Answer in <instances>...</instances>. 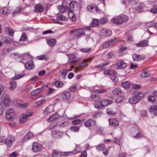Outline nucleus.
Returning a JSON list of instances; mask_svg holds the SVG:
<instances>
[{"label":"nucleus","instance_id":"6ab92c4d","mask_svg":"<svg viewBox=\"0 0 157 157\" xmlns=\"http://www.w3.org/2000/svg\"><path fill=\"white\" fill-rule=\"evenodd\" d=\"M112 93L114 95L117 96L121 95L122 92L121 88L117 87L113 90Z\"/></svg>","mask_w":157,"mask_h":157},{"label":"nucleus","instance_id":"69168bd1","mask_svg":"<svg viewBox=\"0 0 157 157\" xmlns=\"http://www.w3.org/2000/svg\"><path fill=\"white\" fill-rule=\"evenodd\" d=\"M60 134V132L58 131L53 130L52 132V135L55 136L56 137L57 136H58Z\"/></svg>","mask_w":157,"mask_h":157},{"label":"nucleus","instance_id":"de8ad7c7","mask_svg":"<svg viewBox=\"0 0 157 157\" xmlns=\"http://www.w3.org/2000/svg\"><path fill=\"white\" fill-rule=\"evenodd\" d=\"M57 19L59 21H65L67 20V18L62 15H59L57 16Z\"/></svg>","mask_w":157,"mask_h":157},{"label":"nucleus","instance_id":"3c124183","mask_svg":"<svg viewBox=\"0 0 157 157\" xmlns=\"http://www.w3.org/2000/svg\"><path fill=\"white\" fill-rule=\"evenodd\" d=\"M109 61H108L105 63H101L100 64H99L98 65H97L95 66V67L96 68H98V67H105L109 64Z\"/></svg>","mask_w":157,"mask_h":157},{"label":"nucleus","instance_id":"0e129e2a","mask_svg":"<svg viewBox=\"0 0 157 157\" xmlns=\"http://www.w3.org/2000/svg\"><path fill=\"white\" fill-rule=\"evenodd\" d=\"M108 21V19L105 17H103L100 20V22L101 24H104Z\"/></svg>","mask_w":157,"mask_h":157},{"label":"nucleus","instance_id":"774afa93","mask_svg":"<svg viewBox=\"0 0 157 157\" xmlns=\"http://www.w3.org/2000/svg\"><path fill=\"white\" fill-rule=\"evenodd\" d=\"M124 100L123 98L122 97H120L116 99V102L117 103H120L122 102Z\"/></svg>","mask_w":157,"mask_h":157},{"label":"nucleus","instance_id":"473e14b6","mask_svg":"<svg viewBox=\"0 0 157 157\" xmlns=\"http://www.w3.org/2000/svg\"><path fill=\"white\" fill-rule=\"evenodd\" d=\"M10 10L6 7H3L0 10V12L3 14H6L9 12Z\"/></svg>","mask_w":157,"mask_h":157},{"label":"nucleus","instance_id":"13d9d810","mask_svg":"<svg viewBox=\"0 0 157 157\" xmlns=\"http://www.w3.org/2000/svg\"><path fill=\"white\" fill-rule=\"evenodd\" d=\"M13 103L17 106L18 107L20 104V101L17 98L14 99L13 100Z\"/></svg>","mask_w":157,"mask_h":157},{"label":"nucleus","instance_id":"79ce46f5","mask_svg":"<svg viewBox=\"0 0 157 157\" xmlns=\"http://www.w3.org/2000/svg\"><path fill=\"white\" fill-rule=\"evenodd\" d=\"M99 21L98 20L94 19L93 20L90 25L92 27H94L98 26L99 24Z\"/></svg>","mask_w":157,"mask_h":157},{"label":"nucleus","instance_id":"f704fd0d","mask_svg":"<svg viewBox=\"0 0 157 157\" xmlns=\"http://www.w3.org/2000/svg\"><path fill=\"white\" fill-rule=\"evenodd\" d=\"M5 31L9 34L11 36H13L14 34V32L11 28H6L5 29Z\"/></svg>","mask_w":157,"mask_h":157},{"label":"nucleus","instance_id":"58836bf2","mask_svg":"<svg viewBox=\"0 0 157 157\" xmlns=\"http://www.w3.org/2000/svg\"><path fill=\"white\" fill-rule=\"evenodd\" d=\"M144 4L143 3H140L138 6L137 8L138 11L140 12H141L142 11L144 7Z\"/></svg>","mask_w":157,"mask_h":157},{"label":"nucleus","instance_id":"f03ea898","mask_svg":"<svg viewBox=\"0 0 157 157\" xmlns=\"http://www.w3.org/2000/svg\"><path fill=\"white\" fill-rule=\"evenodd\" d=\"M69 33L70 35L73 36L75 38L78 39L85 35V32L82 28L73 29L70 31Z\"/></svg>","mask_w":157,"mask_h":157},{"label":"nucleus","instance_id":"c03bdc74","mask_svg":"<svg viewBox=\"0 0 157 157\" xmlns=\"http://www.w3.org/2000/svg\"><path fill=\"white\" fill-rule=\"evenodd\" d=\"M103 107L111 103L112 101L104 99L102 101Z\"/></svg>","mask_w":157,"mask_h":157},{"label":"nucleus","instance_id":"423d86ee","mask_svg":"<svg viewBox=\"0 0 157 157\" xmlns=\"http://www.w3.org/2000/svg\"><path fill=\"white\" fill-rule=\"evenodd\" d=\"M15 141V137L11 135H9L4 140L6 144L9 147H10Z\"/></svg>","mask_w":157,"mask_h":157},{"label":"nucleus","instance_id":"c85d7f7f","mask_svg":"<svg viewBox=\"0 0 157 157\" xmlns=\"http://www.w3.org/2000/svg\"><path fill=\"white\" fill-rule=\"evenodd\" d=\"M62 156V153L56 150L54 151L52 155V157H61Z\"/></svg>","mask_w":157,"mask_h":157},{"label":"nucleus","instance_id":"393cba45","mask_svg":"<svg viewBox=\"0 0 157 157\" xmlns=\"http://www.w3.org/2000/svg\"><path fill=\"white\" fill-rule=\"evenodd\" d=\"M74 67L75 66H74L71 65V69H63L62 71H61V74L62 75H63L64 77H65L67 72H68L69 71H71Z\"/></svg>","mask_w":157,"mask_h":157},{"label":"nucleus","instance_id":"f3484780","mask_svg":"<svg viewBox=\"0 0 157 157\" xmlns=\"http://www.w3.org/2000/svg\"><path fill=\"white\" fill-rule=\"evenodd\" d=\"M95 124V121L92 119H89L85 122V125L87 127H90Z\"/></svg>","mask_w":157,"mask_h":157},{"label":"nucleus","instance_id":"e433bc0d","mask_svg":"<svg viewBox=\"0 0 157 157\" xmlns=\"http://www.w3.org/2000/svg\"><path fill=\"white\" fill-rule=\"evenodd\" d=\"M67 6H64V5L59 6L58 7V9L59 11L62 13H64L65 12L66 10H67L66 7Z\"/></svg>","mask_w":157,"mask_h":157},{"label":"nucleus","instance_id":"bf43d9fd","mask_svg":"<svg viewBox=\"0 0 157 157\" xmlns=\"http://www.w3.org/2000/svg\"><path fill=\"white\" fill-rule=\"evenodd\" d=\"M147 99L149 101L151 102H153L155 101V98L154 96L150 95L148 96Z\"/></svg>","mask_w":157,"mask_h":157},{"label":"nucleus","instance_id":"ea45409f","mask_svg":"<svg viewBox=\"0 0 157 157\" xmlns=\"http://www.w3.org/2000/svg\"><path fill=\"white\" fill-rule=\"evenodd\" d=\"M150 75V74L148 72L144 71L141 73L140 75V77L143 78H145L148 77Z\"/></svg>","mask_w":157,"mask_h":157},{"label":"nucleus","instance_id":"cd10ccee","mask_svg":"<svg viewBox=\"0 0 157 157\" xmlns=\"http://www.w3.org/2000/svg\"><path fill=\"white\" fill-rule=\"evenodd\" d=\"M71 94L68 92H65L63 93L61 95L62 98L64 100H67L71 97Z\"/></svg>","mask_w":157,"mask_h":157},{"label":"nucleus","instance_id":"b1692460","mask_svg":"<svg viewBox=\"0 0 157 157\" xmlns=\"http://www.w3.org/2000/svg\"><path fill=\"white\" fill-rule=\"evenodd\" d=\"M48 44L50 46H54L56 43V40L53 38H50L47 40Z\"/></svg>","mask_w":157,"mask_h":157},{"label":"nucleus","instance_id":"8fccbe9b","mask_svg":"<svg viewBox=\"0 0 157 157\" xmlns=\"http://www.w3.org/2000/svg\"><path fill=\"white\" fill-rule=\"evenodd\" d=\"M104 56H105L106 57L107 59H110L112 58L114 56V54L112 52H110L108 53L107 54H105V53L103 54Z\"/></svg>","mask_w":157,"mask_h":157},{"label":"nucleus","instance_id":"0eeeda50","mask_svg":"<svg viewBox=\"0 0 157 157\" xmlns=\"http://www.w3.org/2000/svg\"><path fill=\"white\" fill-rule=\"evenodd\" d=\"M32 114L31 113L23 114H21L20 117V122L21 124H23L25 122L27 119L29 118Z\"/></svg>","mask_w":157,"mask_h":157},{"label":"nucleus","instance_id":"338daca9","mask_svg":"<svg viewBox=\"0 0 157 157\" xmlns=\"http://www.w3.org/2000/svg\"><path fill=\"white\" fill-rule=\"evenodd\" d=\"M116 75H111V79L113 82H117L118 80V78L116 76Z\"/></svg>","mask_w":157,"mask_h":157},{"label":"nucleus","instance_id":"5701e85b","mask_svg":"<svg viewBox=\"0 0 157 157\" xmlns=\"http://www.w3.org/2000/svg\"><path fill=\"white\" fill-rule=\"evenodd\" d=\"M42 91L41 88H40L36 89L34 91H33L32 92V96L31 97V98L32 99H34V96H35L39 94Z\"/></svg>","mask_w":157,"mask_h":157},{"label":"nucleus","instance_id":"dca6fc26","mask_svg":"<svg viewBox=\"0 0 157 157\" xmlns=\"http://www.w3.org/2000/svg\"><path fill=\"white\" fill-rule=\"evenodd\" d=\"M103 73L105 75H117V73L112 69L105 70L103 71Z\"/></svg>","mask_w":157,"mask_h":157},{"label":"nucleus","instance_id":"4be33fe9","mask_svg":"<svg viewBox=\"0 0 157 157\" xmlns=\"http://www.w3.org/2000/svg\"><path fill=\"white\" fill-rule=\"evenodd\" d=\"M148 44V41L147 40H144L136 44V46L138 47H144L146 46Z\"/></svg>","mask_w":157,"mask_h":157},{"label":"nucleus","instance_id":"20e7f679","mask_svg":"<svg viewBox=\"0 0 157 157\" xmlns=\"http://www.w3.org/2000/svg\"><path fill=\"white\" fill-rule=\"evenodd\" d=\"M6 118L10 121H12L14 119V111L12 109H8L6 110Z\"/></svg>","mask_w":157,"mask_h":157},{"label":"nucleus","instance_id":"39448f33","mask_svg":"<svg viewBox=\"0 0 157 157\" xmlns=\"http://www.w3.org/2000/svg\"><path fill=\"white\" fill-rule=\"evenodd\" d=\"M1 99L4 105H8L10 101V98L9 95L7 94H4L1 97Z\"/></svg>","mask_w":157,"mask_h":157},{"label":"nucleus","instance_id":"4d7b16f0","mask_svg":"<svg viewBox=\"0 0 157 157\" xmlns=\"http://www.w3.org/2000/svg\"><path fill=\"white\" fill-rule=\"evenodd\" d=\"M127 49V48L125 47H123L120 48L118 51V53L121 55H122L123 52Z\"/></svg>","mask_w":157,"mask_h":157},{"label":"nucleus","instance_id":"c756f323","mask_svg":"<svg viewBox=\"0 0 157 157\" xmlns=\"http://www.w3.org/2000/svg\"><path fill=\"white\" fill-rule=\"evenodd\" d=\"M94 106L95 108L98 109H100L103 107L102 101H99L95 104Z\"/></svg>","mask_w":157,"mask_h":157},{"label":"nucleus","instance_id":"ddd939ff","mask_svg":"<svg viewBox=\"0 0 157 157\" xmlns=\"http://www.w3.org/2000/svg\"><path fill=\"white\" fill-rule=\"evenodd\" d=\"M116 65L118 68L123 69L127 67V64L123 61L121 60L116 63Z\"/></svg>","mask_w":157,"mask_h":157},{"label":"nucleus","instance_id":"1a4fd4ad","mask_svg":"<svg viewBox=\"0 0 157 157\" xmlns=\"http://www.w3.org/2000/svg\"><path fill=\"white\" fill-rule=\"evenodd\" d=\"M42 147V145L37 143H33L32 149L34 152H38L40 151Z\"/></svg>","mask_w":157,"mask_h":157},{"label":"nucleus","instance_id":"2f4dec72","mask_svg":"<svg viewBox=\"0 0 157 157\" xmlns=\"http://www.w3.org/2000/svg\"><path fill=\"white\" fill-rule=\"evenodd\" d=\"M59 116L58 115L56 114L53 116L50 117L47 120L48 122H53L55 120L58 118Z\"/></svg>","mask_w":157,"mask_h":157},{"label":"nucleus","instance_id":"864d4df0","mask_svg":"<svg viewBox=\"0 0 157 157\" xmlns=\"http://www.w3.org/2000/svg\"><path fill=\"white\" fill-rule=\"evenodd\" d=\"M104 147V145L103 144H99L96 147L97 150L99 151L103 150Z\"/></svg>","mask_w":157,"mask_h":157},{"label":"nucleus","instance_id":"c9c22d12","mask_svg":"<svg viewBox=\"0 0 157 157\" xmlns=\"http://www.w3.org/2000/svg\"><path fill=\"white\" fill-rule=\"evenodd\" d=\"M91 99L94 101H97L100 100V97L99 95L98 94H94L91 95Z\"/></svg>","mask_w":157,"mask_h":157},{"label":"nucleus","instance_id":"603ef678","mask_svg":"<svg viewBox=\"0 0 157 157\" xmlns=\"http://www.w3.org/2000/svg\"><path fill=\"white\" fill-rule=\"evenodd\" d=\"M109 61H108L105 63H101L100 64H99L98 65H97L95 66V67L96 68H98V67H105L109 64Z\"/></svg>","mask_w":157,"mask_h":157},{"label":"nucleus","instance_id":"9b49d317","mask_svg":"<svg viewBox=\"0 0 157 157\" xmlns=\"http://www.w3.org/2000/svg\"><path fill=\"white\" fill-rule=\"evenodd\" d=\"M112 34V31L108 29H103L100 31V35L101 36H111Z\"/></svg>","mask_w":157,"mask_h":157},{"label":"nucleus","instance_id":"f257e3e1","mask_svg":"<svg viewBox=\"0 0 157 157\" xmlns=\"http://www.w3.org/2000/svg\"><path fill=\"white\" fill-rule=\"evenodd\" d=\"M129 18L125 15H120L116 17L112 18L111 21L112 22L116 25H120L123 23L126 22L128 20Z\"/></svg>","mask_w":157,"mask_h":157},{"label":"nucleus","instance_id":"7c9ffc66","mask_svg":"<svg viewBox=\"0 0 157 157\" xmlns=\"http://www.w3.org/2000/svg\"><path fill=\"white\" fill-rule=\"evenodd\" d=\"M10 84L11 86L9 87V89L11 90H13L16 87L17 82L15 81H10Z\"/></svg>","mask_w":157,"mask_h":157},{"label":"nucleus","instance_id":"4468645a","mask_svg":"<svg viewBox=\"0 0 157 157\" xmlns=\"http://www.w3.org/2000/svg\"><path fill=\"white\" fill-rule=\"evenodd\" d=\"M67 55L69 57V59L71 61L70 62V65L75 63L78 61L76 57L73 54L69 55L67 54Z\"/></svg>","mask_w":157,"mask_h":157},{"label":"nucleus","instance_id":"49530a36","mask_svg":"<svg viewBox=\"0 0 157 157\" xmlns=\"http://www.w3.org/2000/svg\"><path fill=\"white\" fill-rule=\"evenodd\" d=\"M55 85L58 88H60L63 86V83L60 81H56L55 82Z\"/></svg>","mask_w":157,"mask_h":157},{"label":"nucleus","instance_id":"a18cd8bd","mask_svg":"<svg viewBox=\"0 0 157 157\" xmlns=\"http://www.w3.org/2000/svg\"><path fill=\"white\" fill-rule=\"evenodd\" d=\"M46 101L45 99H43L39 101L35 102V104L37 105L38 106L46 102Z\"/></svg>","mask_w":157,"mask_h":157},{"label":"nucleus","instance_id":"2eb2a0df","mask_svg":"<svg viewBox=\"0 0 157 157\" xmlns=\"http://www.w3.org/2000/svg\"><path fill=\"white\" fill-rule=\"evenodd\" d=\"M43 6L40 4L38 3L35 5V10L36 12L38 13H41L44 10Z\"/></svg>","mask_w":157,"mask_h":157},{"label":"nucleus","instance_id":"7ed1b4c3","mask_svg":"<svg viewBox=\"0 0 157 157\" xmlns=\"http://www.w3.org/2000/svg\"><path fill=\"white\" fill-rule=\"evenodd\" d=\"M93 58H94V57L85 59L83 60L82 62L79 63L75 67V70H76V71L78 72L80 70H82V67L88 65L90 62L92 61Z\"/></svg>","mask_w":157,"mask_h":157},{"label":"nucleus","instance_id":"aec40b11","mask_svg":"<svg viewBox=\"0 0 157 157\" xmlns=\"http://www.w3.org/2000/svg\"><path fill=\"white\" fill-rule=\"evenodd\" d=\"M25 66L26 68L28 70L32 69L34 67L33 62L32 61H29L25 64Z\"/></svg>","mask_w":157,"mask_h":157},{"label":"nucleus","instance_id":"680f3d73","mask_svg":"<svg viewBox=\"0 0 157 157\" xmlns=\"http://www.w3.org/2000/svg\"><path fill=\"white\" fill-rule=\"evenodd\" d=\"M150 11L151 12L154 14L157 13V6H154Z\"/></svg>","mask_w":157,"mask_h":157},{"label":"nucleus","instance_id":"4c0bfd02","mask_svg":"<svg viewBox=\"0 0 157 157\" xmlns=\"http://www.w3.org/2000/svg\"><path fill=\"white\" fill-rule=\"evenodd\" d=\"M141 94H142L141 92H134L133 93V96L134 97H135L137 99H139V101H140V97H141L140 95Z\"/></svg>","mask_w":157,"mask_h":157},{"label":"nucleus","instance_id":"6e6d98bb","mask_svg":"<svg viewBox=\"0 0 157 157\" xmlns=\"http://www.w3.org/2000/svg\"><path fill=\"white\" fill-rule=\"evenodd\" d=\"M70 129L71 131L74 132H78L79 130V128L76 126L71 127Z\"/></svg>","mask_w":157,"mask_h":157},{"label":"nucleus","instance_id":"bb28decb","mask_svg":"<svg viewBox=\"0 0 157 157\" xmlns=\"http://www.w3.org/2000/svg\"><path fill=\"white\" fill-rule=\"evenodd\" d=\"M68 16L70 19L73 21H75L76 20V17L73 13V10L69 11Z\"/></svg>","mask_w":157,"mask_h":157},{"label":"nucleus","instance_id":"37998d69","mask_svg":"<svg viewBox=\"0 0 157 157\" xmlns=\"http://www.w3.org/2000/svg\"><path fill=\"white\" fill-rule=\"evenodd\" d=\"M122 86L125 88H128L130 86V83L128 82H125L122 83Z\"/></svg>","mask_w":157,"mask_h":157},{"label":"nucleus","instance_id":"052dcab7","mask_svg":"<svg viewBox=\"0 0 157 157\" xmlns=\"http://www.w3.org/2000/svg\"><path fill=\"white\" fill-rule=\"evenodd\" d=\"M27 36L26 34L25 33H23L21 37L20 40L25 41L26 40Z\"/></svg>","mask_w":157,"mask_h":157},{"label":"nucleus","instance_id":"a211bd4d","mask_svg":"<svg viewBox=\"0 0 157 157\" xmlns=\"http://www.w3.org/2000/svg\"><path fill=\"white\" fill-rule=\"evenodd\" d=\"M53 111V106L51 105L49 106L45 109L44 111V114L47 115L50 114Z\"/></svg>","mask_w":157,"mask_h":157},{"label":"nucleus","instance_id":"a878e982","mask_svg":"<svg viewBox=\"0 0 157 157\" xmlns=\"http://www.w3.org/2000/svg\"><path fill=\"white\" fill-rule=\"evenodd\" d=\"M34 136V135L31 132H28L24 136L23 141H25L28 140L29 139L33 138Z\"/></svg>","mask_w":157,"mask_h":157},{"label":"nucleus","instance_id":"72a5a7b5","mask_svg":"<svg viewBox=\"0 0 157 157\" xmlns=\"http://www.w3.org/2000/svg\"><path fill=\"white\" fill-rule=\"evenodd\" d=\"M139 99H137L135 97H132L130 98L128 100L129 102L133 104H136L137 102L139 101Z\"/></svg>","mask_w":157,"mask_h":157},{"label":"nucleus","instance_id":"412c9836","mask_svg":"<svg viewBox=\"0 0 157 157\" xmlns=\"http://www.w3.org/2000/svg\"><path fill=\"white\" fill-rule=\"evenodd\" d=\"M149 110L150 112L153 113L155 115H157V105H153L151 106Z\"/></svg>","mask_w":157,"mask_h":157},{"label":"nucleus","instance_id":"a19ab883","mask_svg":"<svg viewBox=\"0 0 157 157\" xmlns=\"http://www.w3.org/2000/svg\"><path fill=\"white\" fill-rule=\"evenodd\" d=\"M78 90V87L77 85L74 84L71 86L69 88V91L73 92L74 91H76Z\"/></svg>","mask_w":157,"mask_h":157},{"label":"nucleus","instance_id":"5fc2aeb1","mask_svg":"<svg viewBox=\"0 0 157 157\" xmlns=\"http://www.w3.org/2000/svg\"><path fill=\"white\" fill-rule=\"evenodd\" d=\"M151 52L154 54H157V46H153L152 47L151 49Z\"/></svg>","mask_w":157,"mask_h":157},{"label":"nucleus","instance_id":"6e6552de","mask_svg":"<svg viewBox=\"0 0 157 157\" xmlns=\"http://www.w3.org/2000/svg\"><path fill=\"white\" fill-rule=\"evenodd\" d=\"M109 125L111 127L117 126L119 124V121L115 118H111L109 119Z\"/></svg>","mask_w":157,"mask_h":157},{"label":"nucleus","instance_id":"9d476101","mask_svg":"<svg viewBox=\"0 0 157 157\" xmlns=\"http://www.w3.org/2000/svg\"><path fill=\"white\" fill-rule=\"evenodd\" d=\"M77 2L75 1H72L71 2L69 7H68L67 6L66 7L67 10L68 11H71L73 10L77 7Z\"/></svg>","mask_w":157,"mask_h":157},{"label":"nucleus","instance_id":"e2e57ef3","mask_svg":"<svg viewBox=\"0 0 157 157\" xmlns=\"http://www.w3.org/2000/svg\"><path fill=\"white\" fill-rule=\"evenodd\" d=\"M110 45L111 44L109 41H108L105 42V43L103 44L102 46L103 48H108Z\"/></svg>","mask_w":157,"mask_h":157},{"label":"nucleus","instance_id":"f8f14e48","mask_svg":"<svg viewBox=\"0 0 157 157\" xmlns=\"http://www.w3.org/2000/svg\"><path fill=\"white\" fill-rule=\"evenodd\" d=\"M133 59L135 61H139L142 60L144 59V56L142 55H137L136 54L132 55Z\"/></svg>","mask_w":157,"mask_h":157},{"label":"nucleus","instance_id":"09e8293b","mask_svg":"<svg viewBox=\"0 0 157 157\" xmlns=\"http://www.w3.org/2000/svg\"><path fill=\"white\" fill-rule=\"evenodd\" d=\"M106 112L110 116H114L116 114V112L110 110V109H106Z\"/></svg>","mask_w":157,"mask_h":157}]
</instances>
